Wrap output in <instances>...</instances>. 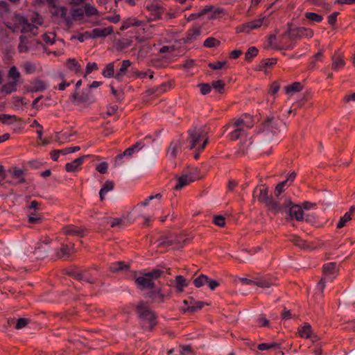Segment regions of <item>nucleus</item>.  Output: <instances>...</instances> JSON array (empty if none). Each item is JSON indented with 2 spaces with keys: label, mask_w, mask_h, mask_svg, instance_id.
<instances>
[{
  "label": "nucleus",
  "mask_w": 355,
  "mask_h": 355,
  "mask_svg": "<svg viewBox=\"0 0 355 355\" xmlns=\"http://www.w3.org/2000/svg\"><path fill=\"white\" fill-rule=\"evenodd\" d=\"M331 69L335 71H339L340 69L343 68L345 65V62L343 58V55L339 53L336 52L333 55H331Z\"/></svg>",
  "instance_id": "nucleus-19"
},
{
  "label": "nucleus",
  "mask_w": 355,
  "mask_h": 355,
  "mask_svg": "<svg viewBox=\"0 0 355 355\" xmlns=\"http://www.w3.org/2000/svg\"><path fill=\"white\" fill-rule=\"evenodd\" d=\"M97 69L98 65L96 62H89L87 64L85 72L83 74L84 78H86L88 74L91 73L93 71L96 70Z\"/></svg>",
  "instance_id": "nucleus-59"
},
{
  "label": "nucleus",
  "mask_w": 355,
  "mask_h": 355,
  "mask_svg": "<svg viewBox=\"0 0 355 355\" xmlns=\"http://www.w3.org/2000/svg\"><path fill=\"white\" fill-rule=\"evenodd\" d=\"M198 178H200V176L197 173V169L191 171L187 173L183 174L178 179L175 189L176 190L182 189Z\"/></svg>",
  "instance_id": "nucleus-9"
},
{
  "label": "nucleus",
  "mask_w": 355,
  "mask_h": 355,
  "mask_svg": "<svg viewBox=\"0 0 355 355\" xmlns=\"http://www.w3.org/2000/svg\"><path fill=\"white\" fill-rule=\"evenodd\" d=\"M220 44V42L219 40L212 37L207 38L204 42V46L207 48L216 47L219 46Z\"/></svg>",
  "instance_id": "nucleus-53"
},
{
  "label": "nucleus",
  "mask_w": 355,
  "mask_h": 355,
  "mask_svg": "<svg viewBox=\"0 0 355 355\" xmlns=\"http://www.w3.org/2000/svg\"><path fill=\"white\" fill-rule=\"evenodd\" d=\"M305 17L307 19L317 23L321 22L323 19V17L322 15L312 12H306L305 13Z\"/></svg>",
  "instance_id": "nucleus-47"
},
{
  "label": "nucleus",
  "mask_w": 355,
  "mask_h": 355,
  "mask_svg": "<svg viewBox=\"0 0 355 355\" xmlns=\"http://www.w3.org/2000/svg\"><path fill=\"white\" fill-rule=\"evenodd\" d=\"M172 85L168 81H162L157 85V94L164 93L171 89Z\"/></svg>",
  "instance_id": "nucleus-44"
},
{
  "label": "nucleus",
  "mask_w": 355,
  "mask_h": 355,
  "mask_svg": "<svg viewBox=\"0 0 355 355\" xmlns=\"http://www.w3.org/2000/svg\"><path fill=\"white\" fill-rule=\"evenodd\" d=\"M87 156H83L75 159L73 161L66 164L65 168L67 172H75L83 164L85 158Z\"/></svg>",
  "instance_id": "nucleus-26"
},
{
  "label": "nucleus",
  "mask_w": 355,
  "mask_h": 355,
  "mask_svg": "<svg viewBox=\"0 0 355 355\" xmlns=\"http://www.w3.org/2000/svg\"><path fill=\"white\" fill-rule=\"evenodd\" d=\"M302 89V86L300 83L295 82L292 85H288L286 87V92L287 94H293L295 92H297L301 91Z\"/></svg>",
  "instance_id": "nucleus-42"
},
{
  "label": "nucleus",
  "mask_w": 355,
  "mask_h": 355,
  "mask_svg": "<svg viewBox=\"0 0 355 355\" xmlns=\"http://www.w3.org/2000/svg\"><path fill=\"white\" fill-rule=\"evenodd\" d=\"M280 345L277 343H263L261 344H259L257 346V349L260 351H266V350H270L273 349H279Z\"/></svg>",
  "instance_id": "nucleus-40"
},
{
  "label": "nucleus",
  "mask_w": 355,
  "mask_h": 355,
  "mask_svg": "<svg viewBox=\"0 0 355 355\" xmlns=\"http://www.w3.org/2000/svg\"><path fill=\"white\" fill-rule=\"evenodd\" d=\"M73 253L72 248L69 247L67 245H63L60 249L55 250V259L66 260L71 257Z\"/></svg>",
  "instance_id": "nucleus-20"
},
{
  "label": "nucleus",
  "mask_w": 355,
  "mask_h": 355,
  "mask_svg": "<svg viewBox=\"0 0 355 355\" xmlns=\"http://www.w3.org/2000/svg\"><path fill=\"white\" fill-rule=\"evenodd\" d=\"M180 353L181 355H192L193 351L190 345L180 346Z\"/></svg>",
  "instance_id": "nucleus-61"
},
{
  "label": "nucleus",
  "mask_w": 355,
  "mask_h": 355,
  "mask_svg": "<svg viewBox=\"0 0 355 355\" xmlns=\"http://www.w3.org/2000/svg\"><path fill=\"white\" fill-rule=\"evenodd\" d=\"M114 187V184L112 182L107 181L105 182L102 188L99 191V195L101 200H103L105 198V196L107 193V192L112 190Z\"/></svg>",
  "instance_id": "nucleus-39"
},
{
  "label": "nucleus",
  "mask_w": 355,
  "mask_h": 355,
  "mask_svg": "<svg viewBox=\"0 0 355 355\" xmlns=\"http://www.w3.org/2000/svg\"><path fill=\"white\" fill-rule=\"evenodd\" d=\"M152 21V19L148 21H144L135 17L128 18L123 22L121 29L125 30L131 26L139 27L143 30L144 33L146 34V36L149 37L155 29L154 26L151 24Z\"/></svg>",
  "instance_id": "nucleus-8"
},
{
  "label": "nucleus",
  "mask_w": 355,
  "mask_h": 355,
  "mask_svg": "<svg viewBox=\"0 0 355 355\" xmlns=\"http://www.w3.org/2000/svg\"><path fill=\"white\" fill-rule=\"evenodd\" d=\"M85 15L87 17L98 15V10L89 3H86L84 6Z\"/></svg>",
  "instance_id": "nucleus-46"
},
{
  "label": "nucleus",
  "mask_w": 355,
  "mask_h": 355,
  "mask_svg": "<svg viewBox=\"0 0 355 355\" xmlns=\"http://www.w3.org/2000/svg\"><path fill=\"white\" fill-rule=\"evenodd\" d=\"M176 287L179 291H182L183 288L187 286L188 283L184 277L182 275L176 276L175 279Z\"/></svg>",
  "instance_id": "nucleus-45"
},
{
  "label": "nucleus",
  "mask_w": 355,
  "mask_h": 355,
  "mask_svg": "<svg viewBox=\"0 0 355 355\" xmlns=\"http://www.w3.org/2000/svg\"><path fill=\"white\" fill-rule=\"evenodd\" d=\"M176 16L175 12L167 10L157 3V21L168 22L171 19L175 18Z\"/></svg>",
  "instance_id": "nucleus-12"
},
{
  "label": "nucleus",
  "mask_w": 355,
  "mask_h": 355,
  "mask_svg": "<svg viewBox=\"0 0 355 355\" xmlns=\"http://www.w3.org/2000/svg\"><path fill=\"white\" fill-rule=\"evenodd\" d=\"M287 187H288V180H284L276 186L274 191V198L276 200H279L280 202H285V198H288L284 196H282V193L285 191V188Z\"/></svg>",
  "instance_id": "nucleus-21"
},
{
  "label": "nucleus",
  "mask_w": 355,
  "mask_h": 355,
  "mask_svg": "<svg viewBox=\"0 0 355 355\" xmlns=\"http://www.w3.org/2000/svg\"><path fill=\"white\" fill-rule=\"evenodd\" d=\"M258 53V49L255 46H251L245 53V57L247 61H250Z\"/></svg>",
  "instance_id": "nucleus-54"
},
{
  "label": "nucleus",
  "mask_w": 355,
  "mask_h": 355,
  "mask_svg": "<svg viewBox=\"0 0 355 355\" xmlns=\"http://www.w3.org/2000/svg\"><path fill=\"white\" fill-rule=\"evenodd\" d=\"M30 322V320L26 318H20L17 319V322L15 324V328L17 329H21L25 327Z\"/></svg>",
  "instance_id": "nucleus-57"
},
{
  "label": "nucleus",
  "mask_w": 355,
  "mask_h": 355,
  "mask_svg": "<svg viewBox=\"0 0 355 355\" xmlns=\"http://www.w3.org/2000/svg\"><path fill=\"white\" fill-rule=\"evenodd\" d=\"M153 141L154 139H153V137L151 135H147L144 139L139 140L137 143L139 144V148L140 149H142L146 146H149L152 145Z\"/></svg>",
  "instance_id": "nucleus-52"
},
{
  "label": "nucleus",
  "mask_w": 355,
  "mask_h": 355,
  "mask_svg": "<svg viewBox=\"0 0 355 355\" xmlns=\"http://www.w3.org/2000/svg\"><path fill=\"white\" fill-rule=\"evenodd\" d=\"M184 303L185 304L188 305L187 311L189 312H191V313H194V312L198 311L204 306V303L203 302H197V301L193 300V299L185 300L184 301Z\"/></svg>",
  "instance_id": "nucleus-27"
},
{
  "label": "nucleus",
  "mask_w": 355,
  "mask_h": 355,
  "mask_svg": "<svg viewBox=\"0 0 355 355\" xmlns=\"http://www.w3.org/2000/svg\"><path fill=\"white\" fill-rule=\"evenodd\" d=\"M174 239L172 236L165 234H162L157 239V252L162 253L168 248L172 246Z\"/></svg>",
  "instance_id": "nucleus-11"
},
{
  "label": "nucleus",
  "mask_w": 355,
  "mask_h": 355,
  "mask_svg": "<svg viewBox=\"0 0 355 355\" xmlns=\"http://www.w3.org/2000/svg\"><path fill=\"white\" fill-rule=\"evenodd\" d=\"M202 94L206 95L211 90V87L207 83H201L198 85Z\"/></svg>",
  "instance_id": "nucleus-64"
},
{
  "label": "nucleus",
  "mask_w": 355,
  "mask_h": 355,
  "mask_svg": "<svg viewBox=\"0 0 355 355\" xmlns=\"http://www.w3.org/2000/svg\"><path fill=\"white\" fill-rule=\"evenodd\" d=\"M64 234L68 236H73L76 237H83L87 234V230L82 227H78L75 225H68L63 228Z\"/></svg>",
  "instance_id": "nucleus-16"
},
{
  "label": "nucleus",
  "mask_w": 355,
  "mask_h": 355,
  "mask_svg": "<svg viewBox=\"0 0 355 355\" xmlns=\"http://www.w3.org/2000/svg\"><path fill=\"white\" fill-rule=\"evenodd\" d=\"M253 198H257L259 201L264 203L266 207L272 211H281L282 209V202L276 200L274 197L268 195V191L266 187H257L253 191Z\"/></svg>",
  "instance_id": "nucleus-4"
},
{
  "label": "nucleus",
  "mask_w": 355,
  "mask_h": 355,
  "mask_svg": "<svg viewBox=\"0 0 355 355\" xmlns=\"http://www.w3.org/2000/svg\"><path fill=\"white\" fill-rule=\"evenodd\" d=\"M136 311L142 327L145 330H152L155 325L153 306L148 302L141 301L136 306Z\"/></svg>",
  "instance_id": "nucleus-1"
},
{
  "label": "nucleus",
  "mask_w": 355,
  "mask_h": 355,
  "mask_svg": "<svg viewBox=\"0 0 355 355\" xmlns=\"http://www.w3.org/2000/svg\"><path fill=\"white\" fill-rule=\"evenodd\" d=\"M110 268V270L114 272L119 271H126L128 269V266L122 261H116L112 263Z\"/></svg>",
  "instance_id": "nucleus-38"
},
{
  "label": "nucleus",
  "mask_w": 355,
  "mask_h": 355,
  "mask_svg": "<svg viewBox=\"0 0 355 355\" xmlns=\"http://www.w3.org/2000/svg\"><path fill=\"white\" fill-rule=\"evenodd\" d=\"M28 221L31 223H37L42 219V216L37 213V211L28 210Z\"/></svg>",
  "instance_id": "nucleus-43"
},
{
  "label": "nucleus",
  "mask_w": 355,
  "mask_h": 355,
  "mask_svg": "<svg viewBox=\"0 0 355 355\" xmlns=\"http://www.w3.org/2000/svg\"><path fill=\"white\" fill-rule=\"evenodd\" d=\"M85 15L84 8H73L71 10V19L74 20L82 19Z\"/></svg>",
  "instance_id": "nucleus-37"
},
{
  "label": "nucleus",
  "mask_w": 355,
  "mask_h": 355,
  "mask_svg": "<svg viewBox=\"0 0 355 355\" xmlns=\"http://www.w3.org/2000/svg\"><path fill=\"white\" fill-rule=\"evenodd\" d=\"M296 34L300 37H311L313 33L311 30L300 27L296 29Z\"/></svg>",
  "instance_id": "nucleus-51"
},
{
  "label": "nucleus",
  "mask_w": 355,
  "mask_h": 355,
  "mask_svg": "<svg viewBox=\"0 0 355 355\" xmlns=\"http://www.w3.org/2000/svg\"><path fill=\"white\" fill-rule=\"evenodd\" d=\"M71 97L74 102H80L82 103H92L94 101V98L91 94L89 89H84L80 94L76 92L71 94Z\"/></svg>",
  "instance_id": "nucleus-15"
},
{
  "label": "nucleus",
  "mask_w": 355,
  "mask_h": 355,
  "mask_svg": "<svg viewBox=\"0 0 355 355\" xmlns=\"http://www.w3.org/2000/svg\"><path fill=\"white\" fill-rule=\"evenodd\" d=\"M264 130L275 132L278 129V121L274 117H268L262 123Z\"/></svg>",
  "instance_id": "nucleus-24"
},
{
  "label": "nucleus",
  "mask_w": 355,
  "mask_h": 355,
  "mask_svg": "<svg viewBox=\"0 0 355 355\" xmlns=\"http://www.w3.org/2000/svg\"><path fill=\"white\" fill-rule=\"evenodd\" d=\"M131 277L135 279V284L139 289L150 291V297L154 295L155 269H153L149 272L135 271L132 272Z\"/></svg>",
  "instance_id": "nucleus-2"
},
{
  "label": "nucleus",
  "mask_w": 355,
  "mask_h": 355,
  "mask_svg": "<svg viewBox=\"0 0 355 355\" xmlns=\"http://www.w3.org/2000/svg\"><path fill=\"white\" fill-rule=\"evenodd\" d=\"M131 62L129 60H125L122 62L121 67L116 71L114 78L121 80L126 74L128 69L130 67Z\"/></svg>",
  "instance_id": "nucleus-29"
},
{
  "label": "nucleus",
  "mask_w": 355,
  "mask_h": 355,
  "mask_svg": "<svg viewBox=\"0 0 355 355\" xmlns=\"http://www.w3.org/2000/svg\"><path fill=\"white\" fill-rule=\"evenodd\" d=\"M288 240L296 246L300 248H305L307 245L306 242L297 235L293 234L289 236Z\"/></svg>",
  "instance_id": "nucleus-41"
},
{
  "label": "nucleus",
  "mask_w": 355,
  "mask_h": 355,
  "mask_svg": "<svg viewBox=\"0 0 355 355\" xmlns=\"http://www.w3.org/2000/svg\"><path fill=\"white\" fill-rule=\"evenodd\" d=\"M169 268L166 267H160L157 266V279L161 277H166V275H168L170 272H168Z\"/></svg>",
  "instance_id": "nucleus-62"
},
{
  "label": "nucleus",
  "mask_w": 355,
  "mask_h": 355,
  "mask_svg": "<svg viewBox=\"0 0 355 355\" xmlns=\"http://www.w3.org/2000/svg\"><path fill=\"white\" fill-rule=\"evenodd\" d=\"M17 85L15 82L10 81L4 85L0 89V92L3 94H10L17 90Z\"/></svg>",
  "instance_id": "nucleus-31"
},
{
  "label": "nucleus",
  "mask_w": 355,
  "mask_h": 355,
  "mask_svg": "<svg viewBox=\"0 0 355 355\" xmlns=\"http://www.w3.org/2000/svg\"><path fill=\"white\" fill-rule=\"evenodd\" d=\"M67 274L81 282H85L91 284L97 283V271L96 270L74 268L67 270Z\"/></svg>",
  "instance_id": "nucleus-5"
},
{
  "label": "nucleus",
  "mask_w": 355,
  "mask_h": 355,
  "mask_svg": "<svg viewBox=\"0 0 355 355\" xmlns=\"http://www.w3.org/2000/svg\"><path fill=\"white\" fill-rule=\"evenodd\" d=\"M48 249L42 243H37L35 247L33 254L37 259H42L47 256Z\"/></svg>",
  "instance_id": "nucleus-32"
},
{
  "label": "nucleus",
  "mask_w": 355,
  "mask_h": 355,
  "mask_svg": "<svg viewBox=\"0 0 355 355\" xmlns=\"http://www.w3.org/2000/svg\"><path fill=\"white\" fill-rule=\"evenodd\" d=\"M182 144L180 140L173 141L168 148V155L171 157H174L182 151Z\"/></svg>",
  "instance_id": "nucleus-28"
},
{
  "label": "nucleus",
  "mask_w": 355,
  "mask_h": 355,
  "mask_svg": "<svg viewBox=\"0 0 355 355\" xmlns=\"http://www.w3.org/2000/svg\"><path fill=\"white\" fill-rule=\"evenodd\" d=\"M311 327L309 324H305L299 329V334L301 337L308 338L311 336Z\"/></svg>",
  "instance_id": "nucleus-48"
},
{
  "label": "nucleus",
  "mask_w": 355,
  "mask_h": 355,
  "mask_svg": "<svg viewBox=\"0 0 355 355\" xmlns=\"http://www.w3.org/2000/svg\"><path fill=\"white\" fill-rule=\"evenodd\" d=\"M22 67L27 74H32L36 71V66L34 63H32L28 61H26L24 62Z\"/></svg>",
  "instance_id": "nucleus-50"
},
{
  "label": "nucleus",
  "mask_w": 355,
  "mask_h": 355,
  "mask_svg": "<svg viewBox=\"0 0 355 355\" xmlns=\"http://www.w3.org/2000/svg\"><path fill=\"white\" fill-rule=\"evenodd\" d=\"M351 219V214L349 212H346L343 216H342L337 223L338 228L343 227L346 223Z\"/></svg>",
  "instance_id": "nucleus-56"
},
{
  "label": "nucleus",
  "mask_w": 355,
  "mask_h": 355,
  "mask_svg": "<svg viewBox=\"0 0 355 355\" xmlns=\"http://www.w3.org/2000/svg\"><path fill=\"white\" fill-rule=\"evenodd\" d=\"M282 209L275 212L288 213L291 218H295L297 221L304 220L303 209L300 205L293 203L289 198H285V202H282Z\"/></svg>",
  "instance_id": "nucleus-6"
},
{
  "label": "nucleus",
  "mask_w": 355,
  "mask_h": 355,
  "mask_svg": "<svg viewBox=\"0 0 355 355\" xmlns=\"http://www.w3.org/2000/svg\"><path fill=\"white\" fill-rule=\"evenodd\" d=\"M116 62H112L107 64L102 71V74L105 78H114V67Z\"/></svg>",
  "instance_id": "nucleus-34"
},
{
  "label": "nucleus",
  "mask_w": 355,
  "mask_h": 355,
  "mask_svg": "<svg viewBox=\"0 0 355 355\" xmlns=\"http://www.w3.org/2000/svg\"><path fill=\"white\" fill-rule=\"evenodd\" d=\"M125 226V220L121 218H114L111 221V227H118V228H123Z\"/></svg>",
  "instance_id": "nucleus-58"
},
{
  "label": "nucleus",
  "mask_w": 355,
  "mask_h": 355,
  "mask_svg": "<svg viewBox=\"0 0 355 355\" xmlns=\"http://www.w3.org/2000/svg\"><path fill=\"white\" fill-rule=\"evenodd\" d=\"M113 32L112 27L107 28H96L91 31L92 39H96L98 37H105L110 35Z\"/></svg>",
  "instance_id": "nucleus-22"
},
{
  "label": "nucleus",
  "mask_w": 355,
  "mask_h": 355,
  "mask_svg": "<svg viewBox=\"0 0 355 355\" xmlns=\"http://www.w3.org/2000/svg\"><path fill=\"white\" fill-rule=\"evenodd\" d=\"M323 270L325 274V280L332 282L338 275V268L336 263L330 262L324 264Z\"/></svg>",
  "instance_id": "nucleus-14"
},
{
  "label": "nucleus",
  "mask_w": 355,
  "mask_h": 355,
  "mask_svg": "<svg viewBox=\"0 0 355 355\" xmlns=\"http://www.w3.org/2000/svg\"><path fill=\"white\" fill-rule=\"evenodd\" d=\"M47 88L46 83L40 79H37L32 83L31 90L33 92H43Z\"/></svg>",
  "instance_id": "nucleus-36"
},
{
  "label": "nucleus",
  "mask_w": 355,
  "mask_h": 355,
  "mask_svg": "<svg viewBox=\"0 0 355 355\" xmlns=\"http://www.w3.org/2000/svg\"><path fill=\"white\" fill-rule=\"evenodd\" d=\"M201 34V28L200 27H193L189 28L187 33V42H192L196 40Z\"/></svg>",
  "instance_id": "nucleus-33"
},
{
  "label": "nucleus",
  "mask_w": 355,
  "mask_h": 355,
  "mask_svg": "<svg viewBox=\"0 0 355 355\" xmlns=\"http://www.w3.org/2000/svg\"><path fill=\"white\" fill-rule=\"evenodd\" d=\"M208 277L205 275H200L193 280V284L197 288H200L205 284H207Z\"/></svg>",
  "instance_id": "nucleus-49"
},
{
  "label": "nucleus",
  "mask_w": 355,
  "mask_h": 355,
  "mask_svg": "<svg viewBox=\"0 0 355 355\" xmlns=\"http://www.w3.org/2000/svg\"><path fill=\"white\" fill-rule=\"evenodd\" d=\"M253 126L244 119L240 118L236 119L232 124L234 130L229 133V137L232 140H236L238 139L245 137L248 136V130Z\"/></svg>",
  "instance_id": "nucleus-7"
},
{
  "label": "nucleus",
  "mask_w": 355,
  "mask_h": 355,
  "mask_svg": "<svg viewBox=\"0 0 355 355\" xmlns=\"http://www.w3.org/2000/svg\"><path fill=\"white\" fill-rule=\"evenodd\" d=\"M8 77L12 79V82H15L18 84L20 83L19 78L21 77V73L15 66H12L10 68L8 73Z\"/></svg>",
  "instance_id": "nucleus-35"
},
{
  "label": "nucleus",
  "mask_w": 355,
  "mask_h": 355,
  "mask_svg": "<svg viewBox=\"0 0 355 355\" xmlns=\"http://www.w3.org/2000/svg\"><path fill=\"white\" fill-rule=\"evenodd\" d=\"M139 144H135L132 145L130 147L128 148L122 154H119L116 157L115 159V166H120L123 163V158H130L136 153H138L140 150Z\"/></svg>",
  "instance_id": "nucleus-13"
},
{
  "label": "nucleus",
  "mask_w": 355,
  "mask_h": 355,
  "mask_svg": "<svg viewBox=\"0 0 355 355\" xmlns=\"http://www.w3.org/2000/svg\"><path fill=\"white\" fill-rule=\"evenodd\" d=\"M20 42L18 46V49L20 53L26 52L28 51V47L27 46V40L25 36H20L19 37Z\"/></svg>",
  "instance_id": "nucleus-55"
},
{
  "label": "nucleus",
  "mask_w": 355,
  "mask_h": 355,
  "mask_svg": "<svg viewBox=\"0 0 355 355\" xmlns=\"http://www.w3.org/2000/svg\"><path fill=\"white\" fill-rule=\"evenodd\" d=\"M174 50L171 46H164L159 50V53H157V68L159 67L164 66L162 64H159L158 62V57L163 56L165 59H170L169 53Z\"/></svg>",
  "instance_id": "nucleus-30"
},
{
  "label": "nucleus",
  "mask_w": 355,
  "mask_h": 355,
  "mask_svg": "<svg viewBox=\"0 0 355 355\" xmlns=\"http://www.w3.org/2000/svg\"><path fill=\"white\" fill-rule=\"evenodd\" d=\"M224 86H225L224 83L220 80H215V81L212 82L213 88L215 89L219 93L223 92Z\"/></svg>",
  "instance_id": "nucleus-63"
},
{
  "label": "nucleus",
  "mask_w": 355,
  "mask_h": 355,
  "mask_svg": "<svg viewBox=\"0 0 355 355\" xmlns=\"http://www.w3.org/2000/svg\"><path fill=\"white\" fill-rule=\"evenodd\" d=\"M154 198H155V196H153V195H151L149 197H148L146 200H144V201L141 202L139 204H138L135 208H134V211H139V209L141 207H146L147 206L148 204H149V202L152 200H153Z\"/></svg>",
  "instance_id": "nucleus-60"
},
{
  "label": "nucleus",
  "mask_w": 355,
  "mask_h": 355,
  "mask_svg": "<svg viewBox=\"0 0 355 355\" xmlns=\"http://www.w3.org/2000/svg\"><path fill=\"white\" fill-rule=\"evenodd\" d=\"M66 64L68 69L72 71H74L76 75L83 74L81 64L75 58H69L67 60Z\"/></svg>",
  "instance_id": "nucleus-23"
},
{
  "label": "nucleus",
  "mask_w": 355,
  "mask_h": 355,
  "mask_svg": "<svg viewBox=\"0 0 355 355\" xmlns=\"http://www.w3.org/2000/svg\"><path fill=\"white\" fill-rule=\"evenodd\" d=\"M53 15L58 18L62 19L67 23L71 21V17L69 15H68V9L64 6H54Z\"/></svg>",
  "instance_id": "nucleus-18"
},
{
  "label": "nucleus",
  "mask_w": 355,
  "mask_h": 355,
  "mask_svg": "<svg viewBox=\"0 0 355 355\" xmlns=\"http://www.w3.org/2000/svg\"><path fill=\"white\" fill-rule=\"evenodd\" d=\"M274 282L275 279L272 277L266 275L263 276L256 277L254 285L261 288H267L274 285Z\"/></svg>",
  "instance_id": "nucleus-17"
},
{
  "label": "nucleus",
  "mask_w": 355,
  "mask_h": 355,
  "mask_svg": "<svg viewBox=\"0 0 355 355\" xmlns=\"http://www.w3.org/2000/svg\"><path fill=\"white\" fill-rule=\"evenodd\" d=\"M205 130L202 128H194L189 130V136L187 141L190 144L189 148L193 149L200 141L202 137H204Z\"/></svg>",
  "instance_id": "nucleus-10"
},
{
  "label": "nucleus",
  "mask_w": 355,
  "mask_h": 355,
  "mask_svg": "<svg viewBox=\"0 0 355 355\" xmlns=\"http://www.w3.org/2000/svg\"><path fill=\"white\" fill-rule=\"evenodd\" d=\"M263 18L255 19L254 21H250L245 24H243L239 28V31L241 32H248L250 30L257 29L259 28L263 24Z\"/></svg>",
  "instance_id": "nucleus-25"
},
{
  "label": "nucleus",
  "mask_w": 355,
  "mask_h": 355,
  "mask_svg": "<svg viewBox=\"0 0 355 355\" xmlns=\"http://www.w3.org/2000/svg\"><path fill=\"white\" fill-rule=\"evenodd\" d=\"M42 23L43 19L37 13H34L30 20L20 14H17L15 17V24L17 28H20L23 33H31L35 34L37 30V26Z\"/></svg>",
  "instance_id": "nucleus-3"
}]
</instances>
